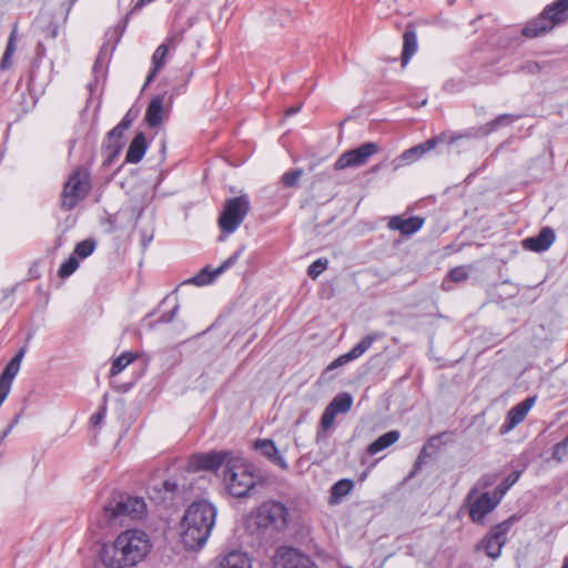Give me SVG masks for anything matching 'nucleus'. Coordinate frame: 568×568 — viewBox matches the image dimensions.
<instances>
[{
    "mask_svg": "<svg viewBox=\"0 0 568 568\" xmlns=\"http://www.w3.org/2000/svg\"><path fill=\"white\" fill-rule=\"evenodd\" d=\"M152 549L149 535L141 529L122 531L101 550V560L109 568H129L143 561Z\"/></svg>",
    "mask_w": 568,
    "mask_h": 568,
    "instance_id": "f257e3e1",
    "label": "nucleus"
},
{
    "mask_svg": "<svg viewBox=\"0 0 568 568\" xmlns=\"http://www.w3.org/2000/svg\"><path fill=\"white\" fill-rule=\"evenodd\" d=\"M216 508L207 500L192 503L181 523V539L186 549L202 548L215 523Z\"/></svg>",
    "mask_w": 568,
    "mask_h": 568,
    "instance_id": "f03ea898",
    "label": "nucleus"
},
{
    "mask_svg": "<svg viewBox=\"0 0 568 568\" xmlns=\"http://www.w3.org/2000/svg\"><path fill=\"white\" fill-rule=\"evenodd\" d=\"M146 514V504L143 498L121 495L106 504L97 517L101 528L121 526L125 519H141Z\"/></svg>",
    "mask_w": 568,
    "mask_h": 568,
    "instance_id": "7ed1b4c3",
    "label": "nucleus"
},
{
    "mask_svg": "<svg viewBox=\"0 0 568 568\" xmlns=\"http://www.w3.org/2000/svg\"><path fill=\"white\" fill-rule=\"evenodd\" d=\"M223 485L227 493L235 498L250 496L260 480L254 467L242 456L234 454L227 460L223 470Z\"/></svg>",
    "mask_w": 568,
    "mask_h": 568,
    "instance_id": "20e7f679",
    "label": "nucleus"
},
{
    "mask_svg": "<svg viewBox=\"0 0 568 568\" xmlns=\"http://www.w3.org/2000/svg\"><path fill=\"white\" fill-rule=\"evenodd\" d=\"M566 22H568V0H556L545 7L538 18L526 24L523 34L527 38H536Z\"/></svg>",
    "mask_w": 568,
    "mask_h": 568,
    "instance_id": "39448f33",
    "label": "nucleus"
},
{
    "mask_svg": "<svg viewBox=\"0 0 568 568\" xmlns=\"http://www.w3.org/2000/svg\"><path fill=\"white\" fill-rule=\"evenodd\" d=\"M287 507L275 500L264 501L254 513L255 524L260 529L282 531L288 525Z\"/></svg>",
    "mask_w": 568,
    "mask_h": 568,
    "instance_id": "423d86ee",
    "label": "nucleus"
},
{
    "mask_svg": "<svg viewBox=\"0 0 568 568\" xmlns=\"http://www.w3.org/2000/svg\"><path fill=\"white\" fill-rule=\"evenodd\" d=\"M89 174L77 169L64 183L61 194V207L65 211L74 209L90 192Z\"/></svg>",
    "mask_w": 568,
    "mask_h": 568,
    "instance_id": "0eeeda50",
    "label": "nucleus"
},
{
    "mask_svg": "<svg viewBox=\"0 0 568 568\" xmlns=\"http://www.w3.org/2000/svg\"><path fill=\"white\" fill-rule=\"evenodd\" d=\"M250 200L246 195L229 199L219 217V226L225 233H234L250 211Z\"/></svg>",
    "mask_w": 568,
    "mask_h": 568,
    "instance_id": "6e6552de",
    "label": "nucleus"
},
{
    "mask_svg": "<svg viewBox=\"0 0 568 568\" xmlns=\"http://www.w3.org/2000/svg\"><path fill=\"white\" fill-rule=\"evenodd\" d=\"M234 453L229 450H212L209 453H200L192 455L185 465V470L196 473L200 470L216 471L221 466L226 467L227 460L233 457Z\"/></svg>",
    "mask_w": 568,
    "mask_h": 568,
    "instance_id": "1a4fd4ad",
    "label": "nucleus"
},
{
    "mask_svg": "<svg viewBox=\"0 0 568 568\" xmlns=\"http://www.w3.org/2000/svg\"><path fill=\"white\" fill-rule=\"evenodd\" d=\"M514 521L515 516H511L508 519L494 526L489 530V532L481 539L477 548L483 549L486 552V555L491 559H497L501 554L504 545L506 544V535L510 529L511 525L514 524Z\"/></svg>",
    "mask_w": 568,
    "mask_h": 568,
    "instance_id": "9d476101",
    "label": "nucleus"
},
{
    "mask_svg": "<svg viewBox=\"0 0 568 568\" xmlns=\"http://www.w3.org/2000/svg\"><path fill=\"white\" fill-rule=\"evenodd\" d=\"M383 337L382 333L374 332L372 334L363 337L348 353L341 355L335 361H333L322 373L321 378L324 381H329L333 376L329 373L354 359L361 357L366 351L371 348L373 343Z\"/></svg>",
    "mask_w": 568,
    "mask_h": 568,
    "instance_id": "9b49d317",
    "label": "nucleus"
},
{
    "mask_svg": "<svg viewBox=\"0 0 568 568\" xmlns=\"http://www.w3.org/2000/svg\"><path fill=\"white\" fill-rule=\"evenodd\" d=\"M274 568H317L306 555L292 547H280L273 558Z\"/></svg>",
    "mask_w": 568,
    "mask_h": 568,
    "instance_id": "f8f14e48",
    "label": "nucleus"
},
{
    "mask_svg": "<svg viewBox=\"0 0 568 568\" xmlns=\"http://www.w3.org/2000/svg\"><path fill=\"white\" fill-rule=\"evenodd\" d=\"M377 151V144L373 142H366L361 146L344 152L336 160L334 168L337 171L345 170L347 168H356L365 164L367 160Z\"/></svg>",
    "mask_w": 568,
    "mask_h": 568,
    "instance_id": "ddd939ff",
    "label": "nucleus"
},
{
    "mask_svg": "<svg viewBox=\"0 0 568 568\" xmlns=\"http://www.w3.org/2000/svg\"><path fill=\"white\" fill-rule=\"evenodd\" d=\"M475 495L476 489H471L467 497L470 503L469 517L474 523L484 524L486 515L491 513L500 500L489 493H483L478 497H475Z\"/></svg>",
    "mask_w": 568,
    "mask_h": 568,
    "instance_id": "4468645a",
    "label": "nucleus"
},
{
    "mask_svg": "<svg viewBox=\"0 0 568 568\" xmlns=\"http://www.w3.org/2000/svg\"><path fill=\"white\" fill-rule=\"evenodd\" d=\"M243 247L235 251L226 261H224L219 267L211 268L210 266L204 267L199 274L190 278L187 282L202 286L212 283L219 275L224 273L227 268L233 266L240 256L242 255Z\"/></svg>",
    "mask_w": 568,
    "mask_h": 568,
    "instance_id": "2eb2a0df",
    "label": "nucleus"
},
{
    "mask_svg": "<svg viewBox=\"0 0 568 568\" xmlns=\"http://www.w3.org/2000/svg\"><path fill=\"white\" fill-rule=\"evenodd\" d=\"M536 398L528 397L509 409L504 424L500 426V434H507L519 425L535 405Z\"/></svg>",
    "mask_w": 568,
    "mask_h": 568,
    "instance_id": "dca6fc26",
    "label": "nucleus"
},
{
    "mask_svg": "<svg viewBox=\"0 0 568 568\" xmlns=\"http://www.w3.org/2000/svg\"><path fill=\"white\" fill-rule=\"evenodd\" d=\"M556 240V235L552 229L546 226L540 230L536 236L526 237L521 244L525 250L531 252H544L547 251Z\"/></svg>",
    "mask_w": 568,
    "mask_h": 568,
    "instance_id": "f3484780",
    "label": "nucleus"
},
{
    "mask_svg": "<svg viewBox=\"0 0 568 568\" xmlns=\"http://www.w3.org/2000/svg\"><path fill=\"white\" fill-rule=\"evenodd\" d=\"M254 449L257 450L262 456H264L272 464L278 466L281 469L286 470L288 468V464L284 456L280 453L277 447L275 446L272 439H257L254 445Z\"/></svg>",
    "mask_w": 568,
    "mask_h": 568,
    "instance_id": "a211bd4d",
    "label": "nucleus"
},
{
    "mask_svg": "<svg viewBox=\"0 0 568 568\" xmlns=\"http://www.w3.org/2000/svg\"><path fill=\"white\" fill-rule=\"evenodd\" d=\"M424 224V219L418 216H412L403 219L400 216H394L388 223L390 230L399 231L403 235H412L419 231Z\"/></svg>",
    "mask_w": 568,
    "mask_h": 568,
    "instance_id": "6ab92c4d",
    "label": "nucleus"
},
{
    "mask_svg": "<svg viewBox=\"0 0 568 568\" xmlns=\"http://www.w3.org/2000/svg\"><path fill=\"white\" fill-rule=\"evenodd\" d=\"M219 568H251V562L243 551L232 550L219 558Z\"/></svg>",
    "mask_w": 568,
    "mask_h": 568,
    "instance_id": "aec40b11",
    "label": "nucleus"
},
{
    "mask_svg": "<svg viewBox=\"0 0 568 568\" xmlns=\"http://www.w3.org/2000/svg\"><path fill=\"white\" fill-rule=\"evenodd\" d=\"M437 139H429L424 143L415 145L404 151L399 156V161L404 164L413 163L423 156L426 152L433 150L437 145Z\"/></svg>",
    "mask_w": 568,
    "mask_h": 568,
    "instance_id": "412c9836",
    "label": "nucleus"
},
{
    "mask_svg": "<svg viewBox=\"0 0 568 568\" xmlns=\"http://www.w3.org/2000/svg\"><path fill=\"white\" fill-rule=\"evenodd\" d=\"M163 95H158L150 101L145 112V121L149 126L156 128L161 124L163 120Z\"/></svg>",
    "mask_w": 568,
    "mask_h": 568,
    "instance_id": "4be33fe9",
    "label": "nucleus"
},
{
    "mask_svg": "<svg viewBox=\"0 0 568 568\" xmlns=\"http://www.w3.org/2000/svg\"><path fill=\"white\" fill-rule=\"evenodd\" d=\"M146 151V141L143 133H138L132 140L125 155L129 163H138L142 160Z\"/></svg>",
    "mask_w": 568,
    "mask_h": 568,
    "instance_id": "5701e85b",
    "label": "nucleus"
},
{
    "mask_svg": "<svg viewBox=\"0 0 568 568\" xmlns=\"http://www.w3.org/2000/svg\"><path fill=\"white\" fill-rule=\"evenodd\" d=\"M402 65L405 67L417 51V36L414 30L407 29L403 36Z\"/></svg>",
    "mask_w": 568,
    "mask_h": 568,
    "instance_id": "b1692460",
    "label": "nucleus"
},
{
    "mask_svg": "<svg viewBox=\"0 0 568 568\" xmlns=\"http://www.w3.org/2000/svg\"><path fill=\"white\" fill-rule=\"evenodd\" d=\"M399 432L398 430H390L386 434L379 436L376 440H374L367 448V452L371 455H375L385 448L389 447L394 443H396L399 439Z\"/></svg>",
    "mask_w": 568,
    "mask_h": 568,
    "instance_id": "393cba45",
    "label": "nucleus"
},
{
    "mask_svg": "<svg viewBox=\"0 0 568 568\" xmlns=\"http://www.w3.org/2000/svg\"><path fill=\"white\" fill-rule=\"evenodd\" d=\"M353 488L354 481L352 479L344 478L336 481L331 488L329 504H338Z\"/></svg>",
    "mask_w": 568,
    "mask_h": 568,
    "instance_id": "a878e982",
    "label": "nucleus"
},
{
    "mask_svg": "<svg viewBox=\"0 0 568 568\" xmlns=\"http://www.w3.org/2000/svg\"><path fill=\"white\" fill-rule=\"evenodd\" d=\"M337 414H335L333 410H331L328 407L325 408L321 420L320 426L316 433V443L320 444L327 438V430L333 426L335 417Z\"/></svg>",
    "mask_w": 568,
    "mask_h": 568,
    "instance_id": "bb28decb",
    "label": "nucleus"
},
{
    "mask_svg": "<svg viewBox=\"0 0 568 568\" xmlns=\"http://www.w3.org/2000/svg\"><path fill=\"white\" fill-rule=\"evenodd\" d=\"M352 395L349 393H339L331 400L326 407H328L335 414H344L352 408Z\"/></svg>",
    "mask_w": 568,
    "mask_h": 568,
    "instance_id": "cd10ccee",
    "label": "nucleus"
},
{
    "mask_svg": "<svg viewBox=\"0 0 568 568\" xmlns=\"http://www.w3.org/2000/svg\"><path fill=\"white\" fill-rule=\"evenodd\" d=\"M168 51H169L168 43L160 44L158 47V49L154 51L153 57H152L153 69L149 73L145 84H149L153 80V78L156 75L159 70L164 65Z\"/></svg>",
    "mask_w": 568,
    "mask_h": 568,
    "instance_id": "c85d7f7f",
    "label": "nucleus"
},
{
    "mask_svg": "<svg viewBox=\"0 0 568 568\" xmlns=\"http://www.w3.org/2000/svg\"><path fill=\"white\" fill-rule=\"evenodd\" d=\"M136 358L135 354L131 352H124L116 357L111 366L110 376L119 375L128 365H130Z\"/></svg>",
    "mask_w": 568,
    "mask_h": 568,
    "instance_id": "c756f323",
    "label": "nucleus"
},
{
    "mask_svg": "<svg viewBox=\"0 0 568 568\" xmlns=\"http://www.w3.org/2000/svg\"><path fill=\"white\" fill-rule=\"evenodd\" d=\"M16 40H17V26L13 27L7 43L6 51L1 59V69H7L11 65V57L16 52Z\"/></svg>",
    "mask_w": 568,
    "mask_h": 568,
    "instance_id": "7c9ffc66",
    "label": "nucleus"
},
{
    "mask_svg": "<svg viewBox=\"0 0 568 568\" xmlns=\"http://www.w3.org/2000/svg\"><path fill=\"white\" fill-rule=\"evenodd\" d=\"M551 459L556 463H564L568 460V435L562 440L554 445Z\"/></svg>",
    "mask_w": 568,
    "mask_h": 568,
    "instance_id": "2f4dec72",
    "label": "nucleus"
},
{
    "mask_svg": "<svg viewBox=\"0 0 568 568\" xmlns=\"http://www.w3.org/2000/svg\"><path fill=\"white\" fill-rule=\"evenodd\" d=\"M518 119H519V115H516V114H508V113L501 114V115L497 116L495 120H493L486 124V132L489 133V132L495 131L499 126L509 125Z\"/></svg>",
    "mask_w": 568,
    "mask_h": 568,
    "instance_id": "473e14b6",
    "label": "nucleus"
},
{
    "mask_svg": "<svg viewBox=\"0 0 568 568\" xmlns=\"http://www.w3.org/2000/svg\"><path fill=\"white\" fill-rule=\"evenodd\" d=\"M520 471H514L510 475H508L501 484L497 486V488L494 491V495L501 500L504 495L510 489V487L519 479Z\"/></svg>",
    "mask_w": 568,
    "mask_h": 568,
    "instance_id": "72a5a7b5",
    "label": "nucleus"
},
{
    "mask_svg": "<svg viewBox=\"0 0 568 568\" xmlns=\"http://www.w3.org/2000/svg\"><path fill=\"white\" fill-rule=\"evenodd\" d=\"M94 248H95V243L94 241L92 240H84V241H81L80 243H78L75 245V248H74V256H79L81 258H85L88 256H90L93 252H94Z\"/></svg>",
    "mask_w": 568,
    "mask_h": 568,
    "instance_id": "f704fd0d",
    "label": "nucleus"
},
{
    "mask_svg": "<svg viewBox=\"0 0 568 568\" xmlns=\"http://www.w3.org/2000/svg\"><path fill=\"white\" fill-rule=\"evenodd\" d=\"M79 267V261L74 255H71L59 268V276L65 278L70 276Z\"/></svg>",
    "mask_w": 568,
    "mask_h": 568,
    "instance_id": "c9c22d12",
    "label": "nucleus"
},
{
    "mask_svg": "<svg viewBox=\"0 0 568 568\" xmlns=\"http://www.w3.org/2000/svg\"><path fill=\"white\" fill-rule=\"evenodd\" d=\"M328 261L326 258H318L313 262L307 270V274L312 278H316L327 267Z\"/></svg>",
    "mask_w": 568,
    "mask_h": 568,
    "instance_id": "e433bc0d",
    "label": "nucleus"
},
{
    "mask_svg": "<svg viewBox=\"0 0 568 568\" xmlns=\"http://www.w3.org/2000/svg\"><path fill=\"white\" fill-rule=\"evenodd\" d=\"M302 174V170L287 171L282 175V183L287 187L295 186Z\"/></svg>",
    "mask_w": 568,
    "mask_h": 568,
    "instance_id": "4c0bfd02",
    "label": "nucleus"
},
{
    "mask_svg": "<svg viewBox=\"0 0 568 568\" xmlns=\"http://www.w3.org/2000/svg\"><path fill=\"white\" fill-rule=\"evenodd\" d=\"M467 277L468 271L465 266L455 267L448 273V278L453 282H462Z\"/></svg>",
    "mask_w": 568,
    "mask_h": 568,
    "instance_id": "58836bf2",
    "label": "nucleus"
},
{
    "mask_svg": "<svg viewBox=\"0 0 568 568\" xmlns=\"http://www.w3.org/2000/svg\"><path fill=\"white\" fill-rule=\"evenodd\" d=\"M104 146L106 150H109L110 155L114 156L120 153V151L123 146V143L119 139L118 140L114 139V140L110 141L109 135H106Z\"/></svg>",
    "mask_w": 568,
    "mask_h": 568,
    "instance_id": "ea45409f",
    "label": "nucleus"
},
{
    "mask_svg": "<svg viewBox=\"0 0 568 568\" xmlns=\"http://www.w3.org/2000/svg\"><path fill=\"white\" fill-rule=\"evenodd\" d=\"M124 130L118 124L115 128H113L109 133V140L112 141L114 139H119L120 141H122V138H123V134H124Z\"/></svg>",
    "mask_w": 568,
    "mask_h": 568,
    "instance_id": "a19ab883",
    "label": "nucleus"
},
{
    "mask_svg": "<svg viewBox=\"0 0 568 568\" xmlns=\"http://www.w3.org/2000/svg\"><path fill=\"white\" fill-rule=\"evenodd\" d=\"M105 416V408H102L100 412L93 414L90 418V422L92 425L97 426L99 425Z\"/></svg>",
    "mask_w": 568,
    "mask_h": 568,
    "instance_id": "79ce46f5",
    "label": "nucleus"
},
{
    "mask_svg": "<svg viewBox=\"0 0 568 568\" xmlns=\"http://www.w3.org/2000/svg\"><path fill=\"white\" fill-rule=\"evenodd\" d=\"M163 487L168 493H174L178 490V484L174 480L163 481Z\"/></svg>",
    "mask_w": 568,
    "mask_h": 568,
    "instance_id": "37998d69",
    "label": "nucleus"
},
{
    "mask_svg": "<svg viewBox=\"0 0 568 568\" xmlns=\"http://www.w3.org/2000/svg\"><path fill=\"white\" fill-rule=\"evenodd\" d=\"M132 123V119L130 118V113H126L123 119L121 120V122L119 123V125L124 130L126 131L130 125Z\"/></svg>",
    "mask_w": 568,
    "mask_h": 568,
    "instance_id": "c03bdc74",
    "label": "nucleus"
},
{
    "mask_svg": "<svg viewBox=\"0 0 568 568\" xmlns=\"http://www.w3.org/2000/svg\"><path fill=\"white\" fill-rule=\"evenodd\" d=\"M176 312H178V305H176V306H174V307H173V310H172L170 313H168V314H163V315L161 316V321H162V322H171V321L174 318V316H175Z\"/></svg>",
    "mask_w": 568,
    "mask_h": 568,
    "instance_id": "a18cd8bd",
    "label": "nucleus"
},
{
    "mask_svg": "<svg viewBox=\"0 0 568 568\" xmlns=\"http://www.w3.org/2000/svg\"><path fill=\"white\" fill-rule=\"evenodd\" d=\"M154 0H139L136 1V3L133 6L132 8V11H135V10H139L141 8H143L144 6L153 2Z\"/></svg>",
    "mask_w": 568,
    "mask_h": 568,
    "instance_id": "49530a36",
    "label": "nucleus"
},
{
    "mask_svg": "<svg viewBox=\"0 0 568 568\" xmlns=\"http://www.w3.org/2000/svg\"><path fill=\"white\" fill-rule=\"evenodd\" d=\"M301 110V105L292 106L286 111V115L296 114Z\"/></svg>",
    "mask_w": 568,
    "mask_h": 568,
    "instance_id": "de8ad7c7",
    "label": "nucleus"
},
{
    "mask_svg": "<svg viewBox=\"0 0 568 568\" xmlns=\"http://www.w3.org/2000/svg\"><path fill=\"white\" fill-rule=\"evenodd\" d=\"M13 429V425H9L1 434V437L0 439L2 440L3 438H6L10 433L11 430Z\"/></svg>",
    "mask_w": 568,
    "mask_h": 568,
    "instance_id": "09e8293b",
    "label": "nucleus"
},
{
    "mask_svg": "<svg viewBox=\"0 0 568 568\" xmlns=\"http://www.w3.org/2000/svg\"><path fill=\"white\" fill-rule=\"evenodd\" d=\"M424 455H426V448L425 447L423 448L420 455L418 456V459H417V462L415 464V468L419 467V464H420L422 458H423Z\"/></svg>",
    "mask_w": 568,
    "mask_h": 568,
    "instance_id": "8fccbe9b",
    "label": "nucleus"
},
{
    "mask_svg": "<svg viewBox=\"0 0 568 568\" xmlns=\"http://www.w3.org/2000/svg\"><path fill=\"white\" fill-rule=\"evenodd\" d=\"M19 420H20V414H18V415L13 418V420L11 422V424H10V425H13V427H14V426L19 423Z\"/></svg>",
    "mask_w": 568,
    "mask_h": 568,
    "instance_id": "3c124183",
    "label": "nucleus"
},
{
    "mask_svg": "<svg viewBox=\"0 0 568 568\" xmlns=\"http://www.w3.org/2000/svg\"><path fill=\"white\" fill-rule=\"evenodd\" d=\"M43 52L44 48L42 47V44H39V55H43Z\"/></svg>",
    "mask_w": 568,
    "mask_h": 568,
    "instance_id": "603ef678",
    "label": "nucleus"
},
{
    "mask_svg": "<svg viewBox=\"0 0 568 568\" xmlns=\"http://www.w3.org/2000/svg\"><path fill=\"white\" fill-rule=\"evenodd\" d=\"M561 568H568V557L565 558L562 567Z\"/></svg>",
    "mask_w": 568,
    "mask_h": 568,
    "instance_id": "864d4df0",
    "label": "nucleus"
},
{
    "mask_svg": "<svg viewBox=\"0 0 568 568\" xmlns=\"http://www.w3.org/2000/svg\"><path fill=\"white\" fill-rule=\"evenodd\" d=\"M57 33H58V30H57V29H53V30L51 31V37H52V38H55V37H57Z\"/></svg>",
    "mask_w": 568,
    "mask_h": 568,
    "instance_id": "5fc2aeb1",
    "label": "nucleus"
},
{
    "mask_svg": "<svg viewBox=\"0 0 568 568\" xmlns=\"http://www.w3.org/2000/svg\"><path fill=\"white\" fill-rule=\"evenodd\" d=\"M99 64H100V57L95 60V64H94L93 69L97 70Z\"/></svg>",
    "mask_w": 568,
    "mask_h": 568,
    "instance_id": "6e6d98bb",
    "label": "nucleus"
},
{
    "mask_svg": "<svg viewBox=\"0 0 568 568\" xmlns=\"http://www.w3.org/2000/svg\"><path fill=\"white\" fill-rule=\"evenodd\" d=\"M455 1L456 0H447L448 4H450V6L454 4Z\"/></svg>",
    "mask_w": 568,
    "mask_h": 568,
    "instance_id": "4d7b16f0",
    "label": "nucleus"
}]
</instances>
